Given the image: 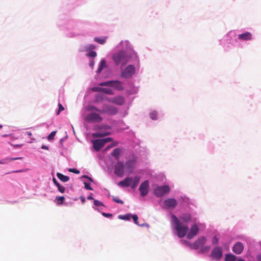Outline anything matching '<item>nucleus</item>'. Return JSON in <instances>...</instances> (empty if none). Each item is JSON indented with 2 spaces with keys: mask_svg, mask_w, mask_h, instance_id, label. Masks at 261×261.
I'll return each mask as SVG.
<instances>
[{
  "mask_svg": "<svg viewBox=\"0 0 261 261\" xmlns=\"http://www.w3.org/2000/svg\"><path fill=\"white\" fill-rule=\"evenodd\" d=\"M112 59L116 66L120 65V75L122 79H130L139 71L140 58L127 40H121L114 48Z\"/></svg>",
  "mask_w": 261,
  "mask_h": 261,
  "instance_id": "1",
  "label": "nucleus"
},
{
  "mask_svg": "<svg viewBox=\"0 0 261 261\" xmlns=\"http://www.w3.org/2000/svg\"><path fill=\"white\" fill-rule=\"evenodd\" d=\"M170 226L173 233L180 238L184 237L187 234V238L191 239L196 236L201 230L205 227V225L200 221H196L188 231L189 227L187 224L180 221L176 216L170 213Z\"/></svg>",
  "mask_w": 261,
  "mask_h": 261,
  "instance_id": "2",
  "label": "nucleus"
},
{
  "mask_svg": "<svg viewBox=\"0 0 261 261\" xmlns=\"http://www.w3.org/2000/svg\"><path fill=\"white\" fill-rule=\"evenodd\" d=\"M219 44L225 50L239 46L237 33L234 31L228 32L219 40Z\"/></svg>",
  "mask_w": 261,
  "mask_h": 261,
  "instance_id": "3",
  "label": "nucleus"
},
{
  "mask_svg": "<svg viewBox=\"0 0 261 261\" xmlns=\"http://www.w3.org/2000/svg\"><path fill=\"white\" fill-rule=\"evenodd\" d=\"M206 242L207 239L205 237H200L193 244H191V247L201 253H205L210 249V246L206 245Z\"/></svg>",
  "mask_w": 261,
  "mask_h": 261,
  "instance_id": "4",
  "label": "nucleus"
},
{
  "mask_svg": "<svg viewBox=\"0 0 261 261\" xmlns=\"http://www.w3.org/2000/svg\"><path fill=\"white\" fill-rule=\"evenodd\" d=\"M140 178V176L138 175L135 176L134 177L128 176L120 181L118 184V185L121 187H127L130 186L132 189H134L138 186Z\"/></svg>",
  "mask_w": 261,
  "mask_h": 261,
  "instance_id": "5",
  "label": "nucleus"
},
{
  "mask_svg": "<svg viewBox=\"0 0 261 261\" xmlns=\"http://www.w3.org/2000/svg\"><path fill=\"white\" fill-rule=\"evenodd\" d=\"M94 129L97 132L93 134L92 136L93 137H101L107 136L110 135L111 132V127L105 124L96 125Z\"/></svg>",
  "mask_w": 261,
  "mask_h": 261,
  "instance_id": "6",
  "label": "nucleus"
},
{
  "mask_svg": "<svg viewBox=\"0 0 261 261\" xmlns=\"http://www.w3.org/2000/svg\"><path fill=\"white\" fill-rule=\"evenodd\" d=\"M254 34L248 31H242L240 34H238V39L239 46L242 43L251 42L254 40Z\"/></svg>",
  "mask_w": 261,
  "mask_h": 261,
  "instance_id": "7",
  "label": "nucleus"
},
{
  "mask_svg": "<svg viewBox=\"0 0 261 261\" xmlns=\"http://www.w3.org/2000/svg\"><path fill=\"white\" fill-rule=\"evenodd\" d=\"M177 204L178 201L175 198L170 197L163 201L161 207L165 210L172 211L176 208Z\"/></svg>",
  "mask_w": 261,
  "mask_h": 261,
  "instance_id": "8",
  "label": "nucleus"
},
{
  "mask_svg": "<svg viewBox=\"0 0 261 261\" xmlns=\"http://www.w3.org/2000/svg\"><path fill=\"white\" fill-rule=\"evenodd\" d=\"M171 190V188L167 185L158 186L154 189V194L157 197H162L168 194Z\"/></svg>",
  "mask_w": 261,
  "mask_h": 261,
  "instance_id": "9",
  "label": "nucleus"
},
{
  "mask_svg": "<svg viewBox=\"0 0 261 261\" xmlns=\"http://www.w3.org/2000/svg\"><path fill=\"white\" fill-rule=\"evenodd\" d=\"M109 70V66L106 59H102L98 64V67L96 70L97 73L102 74L103 76H108L111 74Z\"/></svg>",
  "mask_w": 261,
  "mask_h": 261,
  "instance_id": "10",
  "label": "nucleus"
},
{
  "mask_svg": "<svg viewBox=\"0 0 261 261\" xmlns=\"http://www.w3.org/2000/svg\"><path fill=\"white\" fill-rule=\"evenodd\" d=\"M100 85L101 86H109L119 91L122 90L124 89L122 82L118 80L102 82L100 84Z\"/></svg>",
  "mask_w": 261,
  "mask_h": 261,
  "instance_id": "11",
  "label": "nucleus"
},
{
  "mask_svg": "<svg viewBox=\"0 0 261 261\" xmlns=\"http://www.w3.org/2000/svg\"><path fill=\"white\" fill-rule=\"evenodd\" d=\"M59 26L61 28V30L64 31L65 35L68 37L73 38L80 35L79 33L73 32L72 31L74 28L70 23H68L65 24V25L63 27L60 26V24H59Z\"/></svg>",
  "mask_w": 261,
  "mask_h": 261,
  "instance_id": "12",
  "label": "nucleus"
},
{
  "mask_svg": "<svg viewBox=\"0 0 261 261\" xmlns=\"http://www.w3.org/2000/svg\"><path fill=\"white\" fill-rule=\"evenodd\" d=\"M118 109L112 105L104 103L100 110L101 114L114 115L118 113Z\"/></svg>",
  "mask_w": 261,
  "mask_h": 261,
  "instance_id": "13",
  "label": "nucleus"
},
{
  "mask_svg": "<svg viewBox=\"0 0 261 261\" xmlns=\"http://www.w3.org/2000/svg\"><path fill=\"white\" fill-rule=\"evenodd\" d=\"M211 257L214 260H220L223 256V249L220 246H216L213 248L211 252Z\"/></svg>",
  "mask_w": 261,
  "mask_h": 261,
  "instance_id": "14",
  "label": "nucleus"
},
{
  "mask_svg": "<svg viewBox=\"0 0 261 261\" xmlns=\"http://www.w3.org/2000/svg\"><path fill=\"white\" fill-rule=\"evenodd\" d=\"M125 170V166L123 162L118 161L114 166V173L118 177H122Z\"/></svg>",
  "mask_w": 261,
  "mask_h": 261,
  "instance_id": "15",
  "label": "nucleus"
},
{
  "mask_svg": "<svg viewBox=\"0 0 261 261\" xmlns=\"http://www.w3.org/2000/svg\"><path fill=\"white\" fill-rule=\"evenodd\" d=\"M112 140L111 138L108 137L104 139L94 140L92 142L93 148L95 150L98 151L102 148L106 143L111 141Z\"/></svg>",
  "mask_w": 261,
  "mask_h": 261,
  "instance_id": "16",
  "label": "nucleus"
},
{
  "mask_svg": "<svg viewBox=\"0 0 261 261\" xmlns=\"http://www.w3.org/2000/svg\"><path fill=\"white\" fill-rule=\"evenodd\" d=\"M178 219L181 221H182L185 223L194 222L197 220L194 214L190 213H184L180 215Z\"/></svg>",
  "mask_w": 261,
  "mask_h": 261,
  "instance_id": "17",
  "label": "nucleus"
},
{
  "mask_svg": "<svg viewBox=\"0 0 261 261\" xmlns=\"http://www.w3.org/2000/svg\"><path fill=\"white\" fill-rule=\"evenodd\" d=\"M137 162V157L133 155L125 162V170L126 171L131 172L133 170Z\"/></svg>",
  "mask_w": 261,
  "mask_h": 261,
  "instance_id": "18",
  "label": "nucleus"
},
{
  "mask_svg": "<svg viewBox=\"0 0 261 261\" xmlns=\"http://www.w3.org/2000/svg\"><path fill=\"white\" fill-rule=\"evenodd\" d=\"M102 119V118L99 115V114L95 112L90 113L85 118V120L86 121L91 122H101Z\"/></svg>",
  "mask_w": 261,
  "mask_h": 261,
  "instance_id": "19",
  "label": "nucleus"
},
{
  "mask_svg": "<svg viewBox=\"0 0 261 261\" xmlns=\"http://www.w3.org/2000/svg\"><path fill=\"white\" fill-rule=\"evenodd\" d=\"M149 190V183L148 180H146L142 182L140 186L139 190L140 195L142 197H145L147 195Z\"/></svg>",
  "mask_w": 261,
  "mask_h": 261,
  "instance_id": "20",
  "label": "nucleus"
},
{
  "mask_svg": "<svg viewBox=\"0 0 261 261\" xmlns=\"http://www.w3.org/2000/svg\"><path fill=\"white\" fill-rule=\"evenodd\" d=\"M118 218L121 220L129 221L131 219H133L134 223L138 225V217L137 215H133L130 213L126 214L124 215H119Z\"/></svg>",
  "mask_w": 261,
  "mask_h": 261,
  "instance_id": "21",
  "label": "nucleus"
},
{
  "mask_svg": "<svg viewBox=\"0 0 261 261\" xmlns=\"http://www.w3.org/2000/svg\"><path fill=\"white\" fill-rule=\"evenodd\" d=\"M107 100L109 102L118 105H122L125 101L124 97L122 96H117L113 98H107Z\"/></svg>",
  "mask_w": 261,
  "mask_h": 261,
  "instance_id": "22",
  "label": "nucleus"
},
{
  "mask_svg": "<svg viewBox=\"0 0 261 261\" xmlns=\"http://www.w3.org/2000/svg\"><path fill=\"white\" fill-rule=\"evenodd\" d=\"M243 249L244 245L240 242L235 243L232 248V251L236 254H240L243 251Z\"/></svg>",
  "mask_w": 261,
  "mask_h": 261,
  "instance_id": "23",
  "label": "nucleus"
},
{
  "mask_svg": "<svg viewBox=\"0 0 261 261\" xmlns=\"http://www.w3.org/2000/svg\"><path fill=\"white\" fill-rule=\"evenodd\" d=\"M224 261H244L242 259H237V257L236 255L229 253H227L225 255Z\"/></svg>",
  "mask_w": 261,
  "mask_h": 261,
  "instance_id": "24",
  "label": "nucleus"
},
{
  "mask_svg": "<svg viewBox=\"0 0 261 261\" xmlns=\"http://www.w3.org/2000/svg\"><path fill=\"white\" fill-rule=\"evenodd\" d=\"M123 150L120 148H115L111 152V154L116 160H118L120 158V155L122 154Z\"/></svg>",
  "mask_w": 261,
  "mask_h": 261,
  "instance_id": "25",
  "label": "nucleus"
},
{
  "mask_svg": "<svg viewBox=\"0 0 261 261\" xmlns=\"http://www.w3.org/2000/svg\"><path fill=\"white\" fill-rule=\"evenodd\" d=\"M149 116L150 118L152 120H157L159 118V114L155 109L150 110Z\"/></svg>",
  "mask_w": 261,
  "mask_h": 261,
  "instance_id": "26",
  "label": "nucleus"
},
{
  "mask_svg": "<svg viewBox=\"0 0 261 261\" xmlns=\"http://www.w3.org/2000/svg\"><path fill=\"white\" fill-rule=\"evenodd\" d=\"M95 48V46L92 44H88L81 46L79 48L80 51H91Z\"/></svg>",
  "mask_w": 261,
  "mask_h": 261,
  "instance_id": "27",
  "label": "nucleus"
},
{
  "mask_svg": "<svg viewBox=\"0 0 261 261\" xmlns=\"http://www.w3.org/2000/svg\"><path fill=\"white\" fill-rule=\"evenodd\" d=\"M108 39L107 36L96 37L94 38V41L100 44H104Z\"/></svg>",
  "mask_w": 261,
  "mask_h": 261,
  "instance_id": "28",
  "label": "nucleus"
},
{
  "mask_svg": "<svg viewBox=\"0 0 261 261\" xmlns=\"http://www.w3.org/2000/svg\"><path fill=\"white\" fill-rule=\"evenodd\" d=\"M93 203L94 205L93 206V208L98 211H99V209L98 208V207L103 206V203L97 200H94Z\"/></svg>",
  "mask_w": 261,
  "mask_h": 261,
  "instance_id": "29",
  "label": "nucleus"
},
{
  "mask_svg": "<svg viewBox=\"0 0 261 261\" xmlns=\"http://www.w3.org/2000/svg\"><path fill=\"white\" fill-rule=\"evenodd\" d=\"M57 176L58 178L63 182H67L69 180V177L68 176L64 175L60 173H57Z\"/></svg>",
  "mask_w": 261,
  "mask_h": 261,
  "instance_id": "30",
  "label": "nucleus"
},
{
  "mask_svg": "<svg viewBox=\"0 0 261 261\" xmlns=\"http://www.w3.org/2000/svg\"><path fill=\"white\" fill-rule=\"evenodd\" d=\"M64 200L65 198L64 196H57L55 199V202L58 205H61L63 204Z\"/></svg>",
  "mask_w": 261,
  "mask_h": 261,
  "instance_id": "31",
  "label": "nucleus"
},
{
  "mask_svg": "<svg viewBox=\"0 0 261 261\" xmlns=\"http://www.w3.org/2000/svg\"><path fill=\"white\" fill-rule=\"evenodd\" d=\"M86 110L89 111H96L100 113L101 109H99L94 106H89L87 107Z\"/></svg>",
  "mask_w": 261,
  "mask_h": 261,
  "instance_id": "32",
  "label": "nucleus"
},
{
  "mask_svg": "<svg viewBox=\"0 0 261 261\" xmlns=\"http://www.w3.org/2000/svg\"><path fill=\"white\" fill-rule=\"evenodd\" d=\"M129 109V107H127L126 109L124 110H121L120 112V114L121 115L122 117H125L128 114V110Z\"/></svg>",
  "mask_w": 261,
  "mask_h": 261,
  "instance_id": "33",
  "label": "nucleus"
},
{
  "mask_svg": "<svg viewBox=\"0 0 261 261\" xmlns=\"http://www.w3.org/2000/svg\"><path fill=\"white\" fill-rule=\"evenodd\" d=\"M56 134V131H53L48 136H47V140L48 141H50L53 140L54 137L55 136Z\"/></svg>",
  "mask_w": 261,
  "mask_h": 261,
  "instance_id": "34",
  "label": "nucleus"
},
{
  "mask_svg": "<svg viewBox=\"0 0 261 261\" xmlns=\"http://www.w3.org/2000/svg\"><path fill=\"white\" fill-rule=\"evenodd\" d=\"M58 188V191L61 193H64L65 192V188L63 186L61 185L60 184L57 187Z\"/></svg>",
  "mask_w": 261,
  "mask_h": 261,
  "instance_id": "35",
  "label": "nucleus"
},
{
  "mask_svg": "<svg viewBox=\"0 0 261 261\" xmlns=\"http://www.w3.org/2000/svg\"><path fill=\"white\" fill-rule=\"evenodd\" d=\"M87 55L88 56V57H92V58H94V57H95L97 55V54L95 51H90L87 54Z\"/></svg>",
  "mask_w": 261,
  "mask_h": 261,
  "instance_id": "36",
  "label": "nucleus"
},
{
  "mask_svg": "<svg viewBox=\"0 0 261 261\" xmlns=\"http://www.w3.org/2000/svg\"><path fill=\"white\" fill-rule=\"evenodd\" d=\"M113 200L116 203H120V204H123V201L120 199H119L118 198V197H115V196H113Z\"/></svg>",
  "mask_w": 261,
  "mask_h": 261,
  "instance_id": "37",
  "label": "nucleus"
},
{
  "mask_svg": "<svg viewBox=\"0 0 261 261\" xmlns=\"http://www.w3.org/2000/svg\"><path fill=\"white\" fill-rule=\"evenodd\" d=\"M84 184L85 188L86 190H93V188L90 186V185L89 183H88L87 182L84 181Z\"/></svg>",
  "mask_w": 261,
  "mask_h": 261,
  "instance_id": "38",
  "label": "nucleus"
},
{
  "mask_svg": "<svg viewBox=\"0 0 261 261\" xmlns=\"http://www.w3.org/2000/svg\"><path fill=\"white\" fill-rule=\"evenodd\" d=\"M58 107H59L58 110L57 112V115H59L60 113V112L61 111H63L64 109V107H63V106L61 103H59L58 104Z\"/></svg>",
  "mask_w": 261,
  "mask_h": 261,
  "instance_id": "39",
  "label": "nucleus"
},
{
  "mask_svg": "<svg viewBox=\"0 0 261 261\" xmlns=\"http://www.w3.org/2000/svg\"><path fill=\"white\" fill-rule=\"evenodd\" d=\"M103 91L105 93L107 94H112V90L110 88H103Z\"/></svg>",
  "mask_w": 261,
  "mask_h": 261,
  "instance_id": "40",
  "label": "nucleus"
},
{
  "mask_svg": "<svg viewBox=\"0 0 261 261\" xmlns=\"http://www.w3.org/2000/svg\"><path fill=\"white\" fill-rule=\"evenodd\" d=\"M179 201H182L183 202H188L189 200V199L185 197V196H180L178 199Z\"/></svg>",
  "mask_w": 261,
  "mask_h": 261,
  "instance_id": "41",
  "label": "nucleus"
},
{
  "mask_svg": "<svg viewBox=\"0 0 261 261\" xmlns=\"http://www.w3.org/2000/svg\"><path fill=\"white\" fill-rule=\"evenodd\" d=\"M218 239L216 236H214L212 239V244L214 245L217 244L218 243Z\"/></svg>",
  "mask_w": 261,
  "mask_h": 261,
  "instance_id": "42",
  "label": "nucleus"
},
{
  "mask_svg": "<svg viewBox=\"0 0 261 261\" xmlns=\"http://www.w3.org/2000/svg\"><path fill=\"white\" fill-rule=\"evenodd\" d=\"M69 171L70 172H72V173H75V174L80 173V171L77 170V169H74V168H70V169H69Z\"/></svg>",
  "mask_w": 261,
  "mask_h": 261,
  "instance_id": "43",
  "label": "nucleus"
},
{
  "mask_svg": "<svg viewBox=\"0 0 261 261\" xmlns=\"http://www.w3.org/2000/svg\"><path fill=\"white\" fill-rule=\"evenodd\" d=\"M82 178H87L88 179L90 182H94V180L93 179L91 178V177H89L88 175H84L83 176H82Z\"/></svg>",
  "mask_w": 261,
  "mask_h": 261,
  "instance_id": "44",
  "label": "nucleus"
},
{
  "mask_svg": "<svg viewBox=\"0 0 261 261\" xmlns=\"http://www.w3.org/2000/svg\"><path fill=\"white\" fill-rule=\"evenodd\" d=\"M89 66L91 68H93V67L94 66V59L90 60V61L89 62Z\"/></svg>",
  "mask_w": 261,
  "mask_h": 261,
  "instance_id": "45",
  "label": "nucleus"
},
{
  "mask_svg": "<svg viewBox=\"0 0 261 261\" xmlns=\"http://www.w3.org/2000/svg\"><path fill=\"white\" fill-rule=\"evenodd\" d=\"M102 215L107 218H110V217L112 216V214H109V213H102Z\"/></svg>",
  "mask_w": 261,
  "mask_h": 261,
  "instance_id": "46",
  "label": "nucleus"
},
{
  "mask_svg": "<svg viewBox=\"0 0 261 261\" xmlns=\"http://www.w3.org/2000/svg\"><path fill=\"white\" fill-rule=\"evenodd\" d=\"M53 181L54 184L56 185V187L58 186H59V185L60 184L58 182L57 180L55 177H54V178H53Z\"/></svg>",
  "mask_w": 261,
  "mask_h": 261,
  "instance_id": "47",
  "label": "nucleus"
},
{
  "mask_svg": "<svg viewBox=\"0 0 261 261\" xmlns=\"http://www.w3.org/2000/svg\"><path fill=\"white\" fill-rule=\"evenodd\" d=\"M11 133L10 132L8 134H4L1 135V137H9L11 138Z\"/></svg>",
  "mask_w": 261,
  "mask_h": 261,
  "instance_id": "48",
  "label": "nucleus"
},
{
  "mask_svg": "<svg viewBox=\"0 0 261 261\" xmlns=\"http://www.w3.org/2000/svg\"><path fill=\"white\" fill-rule=\"evenodd\" d=\"M22 157H18V158H10L8 159L9 161H13V160H20L22 159Z\"/></svg>",
  "mask_w": 261,
  "mask_h": 261,
  "instance_id": "49",
  "label": "nucleus"
},
{
  "mask_svg": "<svg viewBox=\"0 0 261 261\" xmlns=\"http://www.w3.org/2000/svg\"><path fill=\"white\" fill-rule=\"evenodd\" d=\"M80 198L83 203H84L85 202L86 199L84 196H81Z\"/></svg>",
  "mask_w": 261,
  "mask_h": 261,
  "instance_id": "50",
  "label": "nucleus"
},
{
  "mask_svg": "<svg viewBox=\"0 0 261 261\" xmlns=\"http://www.w3.org/2000/svg\"><path fill=\"white\" fill-rule=\"evenodd\" d=\"M41 148L43 149H45V150H48V149H49L48 147L45 145H42L41 146Z\"/></svg>",
  "mask_w": 261,
  "mask_h": 261,
  "instance_id": "51",
  "label": "nucleus"
},
{
  "mask_svg": "<svg viewBox=\"0 0 261 261\" xmlns=\"http://www.w3.org/2000/svg\"><path fill=\"white\" fill-rule=\"evenodd\" d=\"M87 199L88 200H93V198L92 197V194L91 193L88 197Z\"/></svg>",
  "mask_w": 261,
  "mask_h": 261,
  "instance_id": "52",
  "label": "nucleus"
},
{
  "mask_svg": "<svg viewBox=\"0 0 261 261\" xmlns=\"http://www.w3.org/2000/svg\"><path fill=\"white\" fill-rule=\"evenodd\" d=\"M257 261H261V253L257 256Z\"/></svg>",
  "mask_w": 261,
  "mask_h": 261,
  "instance_id": "53",
  "label": "nucleus"
},
{
  "mask_svg": "<svg viewBox=\"0 0 261 261\" xmlns=\"http://www.w3.org/2000/svg\"><path fill=\"white\" fill-rule=\"evenodd\" d=\"M23 171H24L23 170H20L14 171H13V172L19 173V172H22Z\"/></svg>",
  "mask_w": 261,
  "mask_h": 261,
  "instance_id": "54",
  "label": "nucleus"
},
{
  "mask_svg": "<svg viewBox=\"0 0 261 261\" xmlns=\"http://www.w3.org/2000/svg\"><path fill=\"white\" fill-rule=\"evenodd\" d=\"M26 134H27L29 136H32V133H31V132H27L26 133Z\"/></svg>",
  "mask_w": 261,
  "mask_h": 261,
  "instance_id": "55",
  "label": "nucleus"
},
{
  "mask_svg": "<svg viewBox=\"0 0 261 261\" xmlns=\"http://www.w3.org/2000/svg\"><path fill=\"white\" fill-rule=\"evenodd\" d=\"M21 146H22V145L18 144V145H15L14 146V147H15V148H17V147H21Z\"/></svg>",
  "mask_w": 261,
  "mask_h": 261,
  "instance_id": "56",
  "label": "nucleus"
},
{
  "mask_svg": "<svg viewBox=\"0 0 261 261\" xmlns=\"http://www.w3.org/2000/svg\"><path fill=\"white\" fill-rule=\"evenodd\" d=\"M6 163H7V162H6L5 160L1 161V164H5Z\"/></svg>",
  "mask_w": 261,
  "mask_h": 261,
  "instance_id": "57",
  "label": "nucleus"
},
{
  "mask_svg": "<svg viewBox=\"0 0 261 261\" xmlns=\"http://www.w3.org/2000/svg\"><path fill=\"white\" fill-rule=\"evenodd\" d=\"M107 168H108V170H111L112 169V168L109 166H107Z\"/></svg>",
  "mask_w": 261,
  "mask_h": 261,
  "instance_id": "58",
  "label": "nucleus"
},
{
  "mask_svg": "<svg viewBox=\"0 0 261 261\" xmlns=\"http://www.w3.org/2000/svg\"><path fill=\"white\" fill-rule=\"evenodd\" d=\"M111 147V146H109L108 147H107L106 150H108L109 148H110Z\"/></svg>",
  "mask_w": 261,
  "mask_h": 261,
  "instance_id": "59",
  "label": "nucleus"
},
{
  "mask_svg": "<svg viewBox=\"0 0 261 261\" xmlns=\"http://www.w3.org/2000/svg\"><path fill=\"white\" fill-rule=\"evenodd\" d=\"M185 243L187 244V243H188V242H187V241H185Z\"/></svg>",
  "mask_w": 261,
  "mask_h": 261,
  "instance_id": "60",
  "label": "nucleus"
}]
</instances>
